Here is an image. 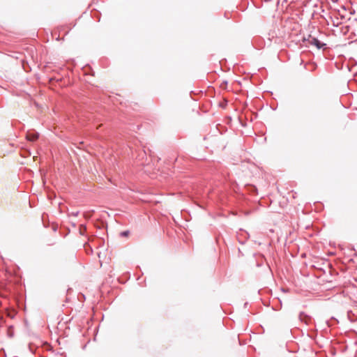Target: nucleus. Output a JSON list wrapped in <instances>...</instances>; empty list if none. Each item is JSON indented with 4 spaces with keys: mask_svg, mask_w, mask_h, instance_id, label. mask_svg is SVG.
Here are the masks:
<instances>
[{
    "mask_svg": "<svg viewBox=\"0 0 357 357\" xmlns=\"http://www.w3.org/2000/svg\"><path fill=\"white\" fill-rule=\"evenodd\" d=\"M38 138V134L36 132H28L26 134V139L29 141L34 142Z\"/></svg>",
    "mask_w": 357,
    "mask_h": 357,
    "instance_id": "nucleus-2",
    "label": "nucleus"
},
{
    "mask_svg": "<svg viewBox=\"0 0 357 357\" xmlns=\"http://www.w3.org/2000/svg\"><path fill=\"white\" fill-rule=\"evenodd\" d=\"M129 234H130L129 231H124L121 233V236H124V237H128L129 236Z\"/></svg>",
    "mask_w": 357,
    "mask_h": 357,
    "instance_id": "nucleus-4",
    "label": "nucleus"
},
{
    "mask_svg": "<svg viewBox=\"0 0 357 357\" xmlns=\"http://www.w3.org/2000/svg\"><path fill=\"white\" fill-rule=\"evenodd\" d=\"M84 217H85V218H89L90 217V215H87V214L86 213V214H84Z\"/></svg>",
    "mask_w": 357,
    "mask_h": 357,
    "instance_id": "nucleus-5",
    "label": "nucleus"
},
{
    "mask_svg": "<svg viewBox=\"0 0 357 357\" xmlns=\"http://www.w3.org/2000/svg\"><path fill=\"white\" fill-rule=\"evenodd\" d=\"M307 40L309 44L315 45L318 49H320L324 46V44H322L319 40H317L315 38L310 36Z\"/></svg>",
    "mask_w": 357,
    "mask_h": 357,
    "instance_id": "nucleus-1",
    "label": "nucleus"
},
{
    "mask_svg": "<svg viewBox=\"0 0 357 357\" xmlns=\"http://www.w3.org/2000/svg\"><path fill=\"white\" fill-rule=\"evenodd\" d=\"M300 319L305 321V324H308V322L310 321V317H308L307 315L303 314V313H301L300 314Z\"/></svg>",
    "mask_w": 357,
    "mask_h": 357,
    "instance_id": "nucleus-3",
    "label": "nucleus"
}]
</instances>
